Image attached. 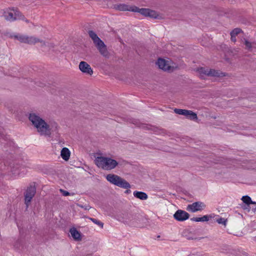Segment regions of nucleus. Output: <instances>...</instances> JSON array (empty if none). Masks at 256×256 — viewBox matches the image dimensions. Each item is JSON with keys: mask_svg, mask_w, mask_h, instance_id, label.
<instances>
[{"mask_svg": "<svg viewBox=\"0 0 256 256\" xmlns=\"http://www.w3.org/2000/svg\"><path fill=\"white\" fill-rule=\"evenodd\" d=\"M28 119L32 126L36 128L37 132L41 136H50L52 132L58 130V124L56 122L51 121L47 123L36 112H30Z\"/></svg>", "mask_w": 256, "mask_h": 256, "instance_id": "obj_1", "label": "nucleus"}, {"mask_svg": "<svg viewBox=\"0 0 256 256\" xmlns=\"http://www.w3.org/2000/svg\"><path fill=\"white\" fill-rule=\"evenodd\" d=\"M116 8L121 11H130L138 12L144 16L150 17L151 18L158 19H161L162 18V16L159 14L158 12L150 8H140L134 6H128L124 4H120L118 5Z\"/></svg>", "mask_w": 256, "mask_h": 256, "instance_id": "obj_2", "label": "nucleus"}, {"mask_svg": "<svg viewBox=\"0 0 256 256\" xmlns=\"http://www.w3.org/2000/svg\"><path fill=\"white\" fill-rule=\"evenodd\" d=\"M95 163L98 167L107 170L114 168L118 164L116 160L104 156L97 157Z\"/></svg>", "mask_w": 256, "mask_h": 256, "instance_id": "obj_3", "label": "nucleus"}, {"mask_svg": "<svg viewBox=\"0 0 256 256\" xmlns=\"http://www.w3.org/2000/svg\"><path fill=\"white\" fill-rule=\"evenodd\" d=\"M134 216L126 211L117 212L113 218L125 224L132 226L134 224Z\"/></svg>", "mask_w": 256, "mask_h": 256, "instance_id": "obj_4", "label": "nucleus"}, {"mask_svg": "<svg viewBox=\"0 0 256 256\" xmlns=\"http://www.w3.org/2000/svg\"><path fill=\"white\" fill-rule=\"evenodd\" d=\"M106 180L110 183L123 188H130V184L124 178L114 174H108L106 176Z\"/></svg>", "mask_w": 256, "mask_h": 256, "instance_id": "obj_5", "label": "nucleus"}, {"mask_svg": "<svg viewBox=\"0 0 256 256\" xmlns=\"http://www.w3.org/2000/svg\"><path fill=\"white\" fill-rule=\"evenodd\" d=\"M4 18L9 21H14L17 20H22L28 22V20L25 19L23 16L19 11L16 10L10 9L6 11L4 13Z\"/></svg>", "mask_w": 256, "mask_h": 256, "instance_id": "obj_6", "label": "nucleus"}, {"mask_svg": "<svg viewBox=\"0 0 256 256\" xmlns=\"http://www.w3.org/2000/svg\"><path fill=\"white\" fill-rule=\"evenodd\" d=\"M158 68L164 71L171 72L176 68V64L171 60L159 58L156 62Z\"/></svg>", "mask_w": 256, "mask_h": 256, "instance_id": "obj_7", "label": "nucleus"}, {"mask_svg": "<svg viewBox=\"0 0 256 256\" xmlns=\"http://www.w3.org/2000/svg\"><path fill=\"white\" fill-rule=\"evenodd\" d=\"M198 72L200 74V76L202 78H204L205 76L214 77H220L224 76L223 72L214 69H208L200 68H198Z\"/></svg>", "mask_w": 256, "mask_h": 256, "instance_id": "obj_8", "label": "nucleus"}, {"mask_svg": "<svg viewBox=\"0 0 256 256\" xmlns=\"http://www.w3.org/2000/svg\"><path fill=\"white\" fill-rule=\"evenodd\" d=\"M14 38L22 42L26 43L28 44H35L38 42H40L42 44H46V43L42 40L40 41L38 38L34 36H28L21 34L15 35Z\"/></svg>", "mask_w": 256, "mask_h": 256, "instance_id": "obj_9", "label": "nucleus"}, {"mask_svg": "<svg viewBox=\"0 0 256 256\" xmlns=\"http://www.w3.org/2000/svg\"><path fill=\"white\" fill-rule=\"evenodd\" d=\"M36 190L34 186H30L26 190L24 195V203L26 208L28 207L30 203L36 194Z\"/></svg>", "mask_w": 256, "mask_h": 256, "instance_id": "obj_10", "label": "nucleus"}, {"mask_svg": "<svg viewBox=\"0 0 256 256\" xmlns=\"http://www.w3.org/2000/svg\"><path fill=\"white\" fill-rule=\"evenodd\" d=\"M206 207L204 204L201 202H197L188 204L186 210L192 212H195L198 211H201Z\"/></svg>", "mask_w": 256, "mask_h": 256, "instance_id": "obj_11", "label": "nucleus"}, {"mask_svg": "<svg viewBox=\"0 0 256 256\" xmlns=\"http://www.w3.org/2000/svg\"><path fill=\"white\" fill-rule=\"evenodd\" d=\"M100 53L104 57H108L109 52L104 43L100 40L94 44Z\"/></svg>", "mask_w": 256, "mask_h": 256, "instance_id": "obj_12", "label": "nucleus"}, {"mask_svg": "<svg viewBox=\"0 0 256 256\" xmlns=\"http://www.w3.org/2000/svg\"><path fill=\"white\" fill-rule=\"evenodd\" d=\"M190 217V214L186 212L183 210H178L174 214V218L175 220L179 222H183L188 220Z\"/></svg>", "mask_w": 256, "mask_h": 256, "instance_id": "obj_13", "label": "nucleus"}, {"mask_svg": "<svg viewBox=\"0 0 256 256\" xmlns=\"http://www.w3.org/2000/svg\"><path fill=\"white\" fill-rule=\"evenodd\" d=\"M79 68L80 70L86 74L92 75L93 70L90 64L84 61L80 62L79 64Z\"/></svg>", "mask_w": 256, "mask_h": 256, "instance_id": "obj_14", "label": "nucleus"}, {"mask_svg": "<svg viewBox=\"0 0 256 256\" xmlns=\"http://www.w3.org/2000/svg\"><path fill=\"white\" fill-rule=\"evenodd\" d=\"M244 44L245 48L249 51L255 52L256 50V42H250L246 39L244 40Z\"/></svg>", "mask_w": 256, "mask_h": 256, "instance_id": "obj_15", "label": "nucleus"}, {"mask_svg": "<svg viewBox=\"0 0 256 256\" xmlns=\"http://www.w3.org/2000/svg\"><path fill=\"white\" fill-rule=\"evenodd\" d=\"M70 152L67 148H64L60 152V156L66 161H68L70 157Z\"/></svg>", "mask_w": 256, "mask_h": 256, "instance_id": "obj_16", "label": "nucleus"}, {"mask_svg": "<svg viewBox=\"0 0 256 256\" xmlns=\"http://www.w3.org/2000/svg\"><path fill=\"white\" fill-rule=\"evenodd\" d=\"M133 194L134 197L140 200H146L148 198V196L146 194L142 192L134 191Z\"/></svg>", "mask_w": 256, "mask_h": 256, "instance_id": "obj_17", "label": "nucleus"}, {"mask_svg": "<svg viewBox=\"0 0 256 256\" xmlns=\"http://www.w3.org/2000/svg\"><path fill=\"white\" fill-rule=\"evenodd\" d=\"M70 232L72 236L76 240H80V234L78 232L76 228H72L70 230Z\"/></svg>", "mask_w": 256, "mask_h": 256, "instance_id": "obj_18", "label": "nucleus"}, {"mask_svg": "<svg viewBox=\"0 0 256 256\" xmlns=\"http://www.w3.org/2000/svg\"><path fill=\"white\" fill-rule=\"evenodd\" d=\"M12 172L13 174L15 176H23L25 174L26 172L24 170V168L23 167H20L18 168V170H17V168H14L12 170Z\"/></svg>", "mask_w": 256, "mask_h": 256, "instance_id": "obj_19", "label": "nucleus"}, {"mask_svg": "<svg viewBox=\"0 0 256 256\" xmlns=\"http://www.w3.org/2000/svg\"><path fill=\"white\" fill-rule=\"evenodd\" d=\"M88 34L90 38L93 40L94 44L100 40V39L98 36L97 34L94 32L90 30L88 32Z\"/></svg>", "mask_w": 256, "mask_h": 256, "instance_id": "obj_20", "label": "nucleus"}, {"mask_svg": "<svg viewBox=\"0 0 256 256\" xmlns=\"http://www.w3.org/2000/svg\"><path fill=\"white\" fill-rule=\"evenodd\" d=\"M192 220L198 222H207L209 220V216H204L201 218H193L191 219Z\"/></svg>", "mask_w": 256, "mask_h": 256, "instance_id": "obj_21", "label": "nucleus"}, {"mask_svg": "<svg viewBox=\"0 0 256 256\" xmlns=\"http://www.w3.org/2000/svg\"><path fill=\"white\" fill-rule=\"evenodd\" d=\"M242 200L244 203L248 205L250 204H256V202H252L251 198L248 196H243L242 198Z\"/></svg>", "mask_w": 256, "mask_h": 256, "instance_id": "obj_22", "label": "nucleus"}, {"mask_svg": "<svg viewBox=\"0 0 256 256\" xmlns=\"http://www.w3.org/2000/svg\"><path fill=\"white\" fill-rule=\"evenodd\" d=\"M91 221H92L94 224H96L98 226H99L101 228H103L104 227V223L100 222V220L92 218H88Z\"/></svg>", "mask_w": 256, "mask_h": 256, "instance_id": "obj_23", "label": "nucleus"}, {"mask_svg": "<svg viewBox=\"0 0 256 256\" xmlns=\"http://www.w3.org/2000/svg\"><path fill=\"white\" fill-rule=\"evenodd\" d=\"M186 118H188L190 120H196L198 119V116H197V114L195 112L190 110V114L189 115H188V116Z\"/></svg>", "mask_w": 256, "mask_h": 256, "instance_id": "obj_24", "label": "nucleus"}, {"mask_svg": "<svg viewBox=\"0 0 256 256\" xmlns=\"http://www.w3.org/2000/svg\"><path fill=\"white\" fill-rule=\"evenodd\" d=\"M242 30L240 28H234L232 32H230V35H232L234 36H236L238 34L241 32Z\"/></svg>", "mask_w": 256, "mask_h": 256, "instance_id": "obj_25", "label": "nucleus"}, {"mask_svg": "<svg viewBox=\"0 0 256 256\" xmlns=\"http://www.w3.org/2000/svg\"><path fill=\"white\" fill-rule=\"evenodd\" d=\"M216 222L219 224H222L226 226V224L227 220H226V219L224 218H220L217 219Z\"/></svg>", "mask_w": 256, "mask_h": 256, "instance_id": "obj_26", "label": "nucleus"}, {"mask_svg": "<svg viewBox=\"0 0 256 256\" xmlns=\"http://www.w3.org/2000/svg\"><path fill=\"white\" fill-rule=\"evenodd\" d=\"M184 111V110L182 109L175 108L174 110L175 113L180 115H183Z\"/></svg>", "mask_w": 256, "mask_h": 256, "instance_id": "obj_27", "label": "nucleus"}, {"mask_svg": "<svg viewBox=\"0 0 256 256\" xmlns=\"http://www.w3.org/2000/svg\"><path fill=\"white\" fill-rule=\"evenodd\" d=\"M60 192L64 196H68L70 195V193L68 191L64 190L62 189L60 190Z\"/></svg>", "mask_w": 256, "mask_h": 256, "instance_id": "obj_28", "label": "nucleus"}, {"mask_svg": "<svg viewBox=\"0 0 256 256\" xmlns=\"http://www.w3.org/2000/svg\"><path fill=\"white\" fill-rule=\"evenodd\" d=\"M190 113V110H184L183 116H186V118H187L188 115H189Z\"/></svg>", "mask_w": 256, "mask_h": 256, "instance_id": "obj_29", "label": "nucleus"}, {"mask_svg": "<svg viewBox=\"0 0 256 256\" xmlns=\"http://www.w3.org/2000/svg\"><path fill=\"white\" fill-rule=\"evenodd\" d=\"M230 36H231V40L234 42H236V36H234L232 35H230Z\"/></svg>", "mask_w": 256, "mask_h": 256, "instance_id": "obj_30", "label": "nucleus"}, {"mask_svg": "<svg viewBox=\"0 0 256 256\" xmlns=\"http://www.w3.org/2000/svg\"><path fill=\"white\" fill-rule=\"evenodd\" d=\"M81 207H82V208H84V207L83 206H81ZM84 209H85V210H88V209H89V208H88V206H85V207H84Z\"/></svg>", "mask_w": 256, "mask_h": 256, "instance_id": "obj_31", "label": "nucleus"}, {"mask_svg": "<svg viewBox=\"0 0 256 256\" xmlns=\"http://www.w3.org/2000/svg\"><path fill=\"white\" fill-rule=\"evenodd\" d=\"M130 190H127L126 191V193H128H128H130Z\"/></svg>", "mask_w": 256, "mask_h": 256, "instance_id": "obj_32", "label": "nucleus"}]
</instances>
